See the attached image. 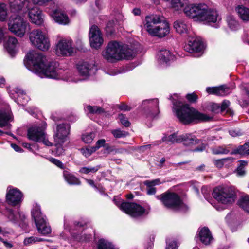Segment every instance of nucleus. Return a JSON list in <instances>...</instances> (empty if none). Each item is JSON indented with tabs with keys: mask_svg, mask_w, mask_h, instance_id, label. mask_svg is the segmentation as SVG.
Masks as SVG:
<instances>
[{
	"mask_svg": "<svg viewBox=\"0 0 249 249\" xmlns=\"http://www.w3.org/2000/svg\"><path fill=\"white\" fill-rule=\"evenodd\" d=\"M171 5L175 10L183 9L186 16L195 21L208 23H215L217 21V11L209 8L206 4H187L186 0H172Z\"/></svg>",
	"mask_w": 249,
	"mask_h": 249,
	"instance_id": "obj_1",
	"label": "nucleus"
},
{
	"mask_svg": "<svg viewBox=\"0 0 249 249\" xmlns=\"http://www.w3.org/2000/svg\"><path fill=\"white\" fill-rule=\"evenodd\" d=\"M46 58L41 53L35 51H30L26 56L24 64L32 67L29 68L39 76L53 79L60 78V72L58 68L59 64L56 62H50L47 64Z\"/></svg>",
	"mask_w": 249,
	"mask_h": 249,
	"instance_id": "obj_2",
	"label": "nucleus"
},
{
	"mask_svg": "<svg viewBox=\"0 0 249 249\" xmlns=\"http://www.w3.org/2000/svg\"><path fill=\"white\" fill-rule=\"evenodd\" d=\"M174 110L179 121L185 124L199 121H209L212 117L200 113L188 104L181 105L179 101H176L173 97Z\"/></svg>",
	"mask_w": 249,
	"mask_h": 249,
	"instance_id": "obj_3",
	"label": "nucleus"
},
{
	"mask_svg": "<svg viewBox=\"0 0 249 249\" xmlns=\"http://www.w3.org/2000/svg\"><path fill=\"white\" fill-rule=\"evenodd\" d=\"M144 27L151 36L161 38L170 32V27L165 18L160 15L147 16L145 18Z\"/></svg>",
	"mask_w": 249,
	"mask_h": 249,
	"instance_id": "obj_4",
	"label": "nucleus"
},
{
	"mask_svg": "<svg viewBox=\"0 0 249 249\" xmlns=\"http://www.w3.org/2000/svg\"><path fill=\"white\" fill-rule=\"evenodd\" d=\"M156 197L157 199L160 200L167 208L180 211H185L187 210V205L175 193L166 192L160 195L156 196Z\"/></svg>",
	"mask_w": 249,
	"mask_h": 249,
	"instance_id": "obj_5",
	"label": "nucleus"
},
{
	"mask_svg": "<svg viewBox=\"0 0 249 249\" xmlns=\"http://www.w3.org/2000/svg\"><path fill=\"white\" fill-rule=\"evenodd\" d=\"M213 196L219 203L226 205L234 203L236 198L235 193L232 189L223 186H218L214 188Z\"/></svg>",
	"mask_w": 249,
	"mask_h": 249,
	"instance_id": "obj_6",
	"label": "nucleus"
},
{
	"mask_svg": "<svg viewBox=\"0 0 249 249\" xmlns=\"http://www.w3.org/2000/svg\"><path fill=\"white\" fill-rule=\"evenodd\" d=\"M32 216L39 233L46 235L51 233V227L47 221L46 216L41 212L40 206L36 205L34 207L32 211Z\"/></svg>",
	"mask_w": 249,
	"mask_h": 249,
	"instance_id": "obj_7",
	"label": "nucleus"
},
{
	"mask_svg": "<svg viewBox=\"0 0 249 249\" xmlns=\"http://www.w3.org/2000/svg\"><path fill=\"white\" fill-rule=\"evenodd\" d=\"M29 23L19 15H12L8 23L9 30L16 36L22 37Z\"/></svg>",
	"mask_w": 249,
	"mask_h": 249,
	"instance_id": "obj_8",
	"label": "nucleus"
},
{
	"mask_svg": "<svg viewBox=\"0 0 249 249\" xmlns=\"http://www.w3.org/2000/svg\"><path fill=\"white\" fill-rule=\"evenodd\" d=\"M31 44L42 51H47L50 47L48 37L39 29L33 30L29 34Z\"/></svg>",
	"mask_w": 249,
	"mask_h": 249,
	"instance_id": "obj_9",
	"label": "nucleus"
},
{
	"mask_svg": "<svg viewBox=\"0 0 249 249\" xmlns=\"http://www.w3.org/2000/svg\"><path fill=\"white\" fill-rule=\"evenodd\" d=\"M28 138L33 141L42 142L45 145L51 146L53 143L51 142L45 132V128L43 127H32L28 130Z\"/></svg>",
	"mask_w": 249,
	"mask_h": 249,
	"instance_id": "obj_10",
	"label": "nucleus"
},
{
	"mask_svg": "<svg viewBox=\"0 0 249 249\" xmlns=\"http://www.w3.org/2000/svg\"><path fill=\"white\" fill-rule=\"evenodd\" d=\"M121 45L117 41L110 42L106 50L103 52L104 58L107 61L114 62L121 59Z\"/></svg>",
	"mask_w": 249,
	"mask_h": 249,
	"instance_id": "obj_11",
	"label": "nucleus"
},
{
	"mask_svg": "<svg viewBox=\"0 0 249 249\" xmlns=\"http://www.w3.org/2000/svg\"><path fill=\"white\" fill-rule=\"evenodd\" d=\"M117 205L121 210L133 217L142 216L145 211L143 207L135 203L123 202Z\"/></svg>",
	"mask_w": 249,
	"mask_h": 249,
	"instance_id": "obj_12",
	"label": "nucleus"
},
{
	"mask_svg": "<svg viewBox=\"0 0 249 249\" xmlns=\"http://www.w3.org/2000/svg\"><path fill=\"white\" fill-rule=\"evenodd\" d=\"M159 102L157 98L144 100L142 108L145 114L151 118L156 117L160 113Z\"/></svg>",
	"mask_w": 249,
	"mask_h": 249,
	"instance_id": "obj_13",
	"label": "nucleus"
},
{
	"mask_svg": "<svg viewBox=\"0 0 249 249\" xmlns=\"http://www.w3.org/2000/svg\"><path fill=\"white\" fill-rule=\"evenodd\" d=\"M23 199L22 193L16 188H7L6 195V201L7 204L12 206H17L18 208Z\"/></svg>",
	"mask_w": 249,
	"mask_h": 249,
	"instance_id": "obj_14",
	"label": "nucleus"
},
{
	"mask_svg": "<svg viewBox=\"0 0 249 249\" xmlns=\"http://www.w3.org/2000/svg\"><path fill=\"white\" fill-rule=\"evenodd\" d=\"M70 126L69 124L62 123L57 125L54 135L55 142L58 144H62L67 139L69 134Z\"/></svg>",
	"mask_w": 249,
	"mask_h": 249,
	"instance_id": "obj_15",
	"label": "nucleus"
},
{
	"mask_svg": "<svg viewBox=\"0 0 249 249\" xmlns=\"http://www.w3.org/2000/svg\"><path fill=\"white\" fill-rule=\"evenodd\" d=\"M74 52L71 40L61 39L56 45V53L59 56L71 55Z\"/></svg>",
	"mask_w": 249,
	"mask_h": 249,
	"instance_id": "obj_16",
	"label": "nucleus"
},
{
	"mask_svg": "<svg viewBox=\"0 0 249 249\" xmlns=\"http://www.w3.org/2000/svg\"><path fill=\"white\" fill-rule=\"evenodd\" d=\"M31 4L28 0H9L10 10L14 13L27 12Z\"/></svg>",
	"mask_w": 249,
	"mask_h": 249,
	"instance_id": "obj_17",
	"label": "nucleus"
},
{
	"mask_svg": "<svg viewBox=\"0 0 249 249\" xmlns=\"http://www.w3.org/2000/svg\"><path fill=\"white\" fill-rule=\"evenodd\" d=\"M89 37L92 47L98 49L103 43L102 34L97 26L93 25L90 29Z\"/></svg>",
	"mask_w": 249,
	"mask_h": 249,
	"instance_id": "obj_18",
	"label": "nucleus"
},
{
	"mask_svg": "<svg viewBox=\"0 0 249 249\" xmlns=\"http://www.w3.org/2000/svg\"><path fill=\"white\" fill-rule=\"evenodd\" d=\"M86 222L84 221H75L72 225L70 226L69 220L65 218L64 220V226L73 236H76L82 232L86 226Z\"/></svg>",
	"mask_w": 249,
	"mask_h": 249,
	"instance_id": "obj_19",
	"label": "nucleus"
},
{
	"mask_svg": "<svg viewBox=\"0 0 249 249\" xmlns=\"http://www.w3.org/2000/svg\"><path fill=\"white\" fill-rule=\"evenodd\" d=\"M27 11L31 22L37 25L42 24L44 21V16L42 11L37 7L33 6L32 4Z\"/></svg>",
	"mask_w": 249,
	"mask_h": 249,
	"instance_id": "obj_20",
	"label": "nucleus"
},
{
	"mask_svg": "<svg viewBox=\"0 0 249 249\" xmlns=\"http://www.w3.org/2000/svg\"><path fill=\"white\" fill-rule=\"evenodd\" d=\"M8 218L10 221L19 226L24 228L26 226L25 221L26 217L24 213L20 212L18 208L16 211L9 210L8 211Z\"/></svg>",
	"mask_w": 249,
	"mask_h": 249,
	"instance_id": "obj_21",
	"label": "nucleus"
},
{
	"mask_svg": "<svg viewBox=\"0 0 249 249\" xmlns=\"http://www.w3.org/2000/svg\"><path fill=\"white\" fill-rule=\"evenodd\" d=\"M184 50L190 53H199L204 49L203 42L197 38H192L184 47Z\"/></svg>",
	"mask_w": 249,
	"mask_h": 249,
	"instance_id": "obj_22",
	"label": "nucleus"
},
{
	"mask_svg": "<svg viewBox=\"0 0 249 249\" xmlns=\"http://www.w3.org/2000/svg\"><path fill=\"white\" fill-rule=\"evenodd\" d=\"M79 73L82 76H89L94 74L97 70V67L92 63L83 62L77 64V67Z\"/></svg>",
	"mask_w": 249,
	"mask_h": 249,
	"instance_id": "obj_23",
	"label": "nucleus"
},
{
	"mask_svg": "<svg viewBox=\"0 0 249 249\" xmlns=\"http://www.w3.org/2000/svg\"><path fill=\"white\" fill-rule=\"evenodd\" d=\"M197 232L198 234H196L197 240H199L205 245H208L211 244L213 240V238L208 228L205 227L199 229Z\"/></svg>",
	"mask_w": 249,
	"mask_h": 249,
	"instance_id": "obj_24",
	"label": "nucleus"
},
{
	"mask_svg": "<svg viewBox=\"0 0 249 249\" xmlns=\"http://www.w3.org/2000/svg\"><path fill=\"white\" fill-rule=\"evenodd\" d=\"M174 28L178 33L183 36L189 34L190 30V25L185 20L182 19L177 20L174 22Z\"/></svg>",
	"mask_w": 249,
	"mask_h": 249,
	"instance_id": "obj_25",
	"label": "nucleus"
},
{
	"mask_svg": "<svg viewBox=\"0 0 249 249\" xmlns=\"http://www.w3.org/2000/svg\"><path fill=\"white\" fill-rule=\"evenodd\" d=\"M12 120L11 112L9 110L0 109V127H6L10 129L9 122Z\"/></svg>",
	"mask_w": 249,
	"mask_h": 249,
	"instance_id": "obj_26",
	"label": "nucleus"
},
{
	"mask_svg": "<svg viewBox=\"0 0 249 249\" xmlns=\"http://www.w3.org/2000/svg\"><path fill=\"white\" fill-rule=\"evenodd\" d=\"M206 91L209 94H213L218 96H225L231 92L230 88L225 85L218 87H208L206 89Z\"/></svg>",
	"mask_w": 249,
	"mask_h": 249,
	"instance_id": "obj_27",
	"label": "nucleus"
},
{
	"mask_svg": "<svg viewBox=\"0 0 249 249\" xmlns=\"http://www.w3.org/2000/svg\"><path fill=\"white\" fill-rule=\"evenodd\" d=\"M181 135H177L176 134L174 133L168 136L163 137L161 140L154 142L153 145H159L161 144L162 142H166L167 144L180 143L181 142Z\"/></svg>",
	"mask_w": 249,
	"mask_h": 249,
	"instance_id": "obj_28",
	"label": "nucleus"
},
{
	"mask_svg": "<svg viewBox=\"0 0 249 249\" xmlns=\"http://www.w3.org/2000/svg\"><path fill=\"white\" fill-rule=\"evenodd\" d=\"M52 17L56 22L66 25L69 22L68 16L63 12L56 10L53 12Z\"/></svg>",
	"mask_w": 249,
	"mask_h": 249,
	"instance_id": "obj_29",
	"label": "nucleus"
},
{
	"mask_svg": "<svg viewBox=\"0 0 249 249\" xmlns=\"http://www.w3.org/2000/svg\"><path fill=\"white\" fill-rule=\"evenodd\" d=\"M18 43L17 39L13 36H9L6 44V48L9 54L12 56L16 52L18 48Z\"/></svg>",
	"mask_w": 249,
	"mask_h": 249,
	"instance_id": "obj_30",
	"label": "nucleus"
},
{
	"mask_svg": "<svg viewBox=\"0 0 249 249\" xmlns=\"http://www.w3.org/2000/svg\"><path fill=\"white\" fill-rule=\"evenodd\" d=\"M199 140L194 135L190 134L181 135V142L186 146L195 145L198 143Z\"/></svg>",
	"mask_w": 249,
	"mask_h": 249,
	"instance_id": "obj_31",
	"label": "nucleus"
},
{
	"mask_svg": "<svg viewBox=\"0 0 249 249\" xmlns=\"http://www.w3.org/2000/svg\"><path fill=\"white\" fill-rule=\"evenodd\" d=\"M121 59H129L133 58L135 56V52L134 50L129 48L127 45H121Z\"/></svg>",
	"mask_w": 249,
	"mask_h": 249,
	"instance_id": "obj_32",
	"label": "nucleus"
},
{
	"mask_svg": "<svg viewBox=\"0 0 249 249\" xmlns=\"http://www.w3.org/2000/svg\"><path fill=\"white\" fill-rule=\"evenodd\" d=\"M239 17L244 22L249 21V8L243 5L238 6L236 9Z\"/></svg>",
	"mask_w": 249,
	"mask_h": 249,
	"instance_id": "obj_33",
	"label": "nucleus"
},
{
	"mask_svg": "<svg viewBox=\"0 0 249 249\" xmlns=\"http://www.w3.org/2000/svg\"><path fill=\"white\" fill-rule=\"evenodd\" d=\"M143 184L147 187V194L149 195H154L156 192V188L154 186L160 184V180L156 179L152 180H146L143 182Z\"/></svg>",
	"mask_w": 249,
	"mask_h": 249,
	"instance_id": "obj_34",
	"label": "nucleus"
},
{
	"mask_svg": "<svg viewBox=\"0 0 249 249\" xmlns=\"http://www.w3.org/2000/svg\"><path fill=\"white\" fill-rule=\"evenodd\" d=\"M173 58L171 52L167 50H161L158 53V59L160 63H167Z\"/></svg>",
	"mask_w": 249,
	"mask_h": 249,
	"instance_id": "obj_35",
	"label": "nucleus"
},
{
	"mask_svg": "<svg viewBox=\"0 0 249 249\" xmlns=\"http://www.w3.org/2000/svg\"><path fill=\"white\" fill-rule=\"evenodd\" d=\"M63 176L65 180L69 184L79 185L80 184V181L79 180L67 170H64L63 171Z\"/></svg>",
	"mask_w": 249,
	"mask_h": 249,
	"instance_id": "obj_36",
	"label": "nucleus"
},
{
	"mask_svg": "<svg viewBox=\"0 0 249 249\" xmlns=\"http://www.w3.org/2000/svg\"><path fill=\"white\" fill-rule=\"evenodd\" d=\"M231 154H240L242 156L249 155V142L243 145H240L234 149Z\"/></svg>",
	"mask_w": 249,
	"mask_h": 249,
	"instance_id": "obj_37",
	"label": "nucleus"
},
{
	"mask_svg": "<svg viewBox=\"0 0 249 249\" xmlns=\"http://www.w3.org/2000/svg\"><path fill=\"white\" fill-rule=\"evenodd\" d=\"M15 91L18 95L16 102H17L18 104H20L21 105H23L27 102L28 97L26 95L23 90L19 89H17Z\"/></svg>",
	"mask_w": 249,
	"mask_h": 249,
	"instance_id": "obj_38",
	"label": "nucleus"
},
{
	"mask_svg": "<svg viewBox=\"0 0 249 249\" xmlns=\"http://www.w3.org/2000/svg\"><path fill=\"white\" fill-rule=\"evenodd\" d=\"M238 205L245 211L249 213V196H242L238 202Z\"/></svg>",
	"mask_w": 249,
	"mask_h": 249,
	"instance_id": "obj_39",
	"label": "nucleus"
},
{
	"mask_svg": "<svg viewBox=\"0 0 249 249\" xmlns=\"http://www.w3.org/2000/svg\"><path fill=\"white\" fill-rule=\"evenodd\" d=\"M212 152L214 155L227 154L229 152L226 146H216L211 148Z\"/></svg>",
	"mask_w": 249,
	"mask_h": 249,
	"instance_id": "obj_40",
	"label": "nucleus"
},
{
	"mask_svg": "<svg viewBox=\"0 0 249 249\" xmlns=\"http://www.w3.org/2000/svg\"><path fill=\"white\" fill-rule=\"evenodd\" d=\"M98 249H114L112 244L103 239H100L98 244Z\"/></svg>",
	"mask_w": 249,
	"mask_h": 249,
	"instance_id": "obj_41",
	"label": "nucleus"
},
{
	"mask_svg": "<svg viewBox=\"0 0 249 249\" xmlns=\"http://www.w3.org/2000/svg\"><path fill=\"white\" fill-rule=\"evenodd\" d=\"M228 25L231 30H236L239 28L238 22L231 17H229L227 18Z\"/></svg>",
	"mask_w": 249,
	"mask_h": 249,
	"instance_id": "obj_42",
	"label": "nucleus"
},
{
	"mask_svg": "<svg viewBox=\"0 0 249 249\" xmlns=\"http://www.w3.org/2000/svg\"><path fill=\"white\" fill-rule=\"evenodd\" d=\"M86 109L90 113L92 114H102L105 112L103 108L98 106H87Z\"/></svg>",
	"mask_w": 249,
	"mask_h": 249,
	"instance_id": "obj_43",
	"label": "nucleus"
},
{
	"mask_svg": "<svg viewBox=\"0 0 249 249\" xmlns=\"http://www.w3.org/2000/svg\"><path fill=\"white\" fill-rule=\"evenodd\" d=\"M100 168V165L95 167H83L80 168L79 172L83 174H89V173H95Z\"/></svg>",
	"mask_w": 249,
	"mask_h": 249,
	"instance_id": "obj_44",
	"label": "nucleus"
},
{
	"mask_svg": "<svg viewBox=\"0 0 249 249\" xmlns=\"http://www.w3.org/2000/svg\"><path fill=\"white\" fill-rule=\"evenodd\" d=\"M7 16V8L6 5L4 3H0V20L4 21Z\"/></svg>",
	"mask_w": 249,
	"mask_h": 249,
	"instance_id": "obj_45",
	"label": "nucleus"
},
{
	"mask_svg": "<svg viewBox=\"0 0 249 249\" xmlns=\"http://www.w3.org/2000/svg\"><path fill=\"white\" fill-rule=\"evenodd\" d=\"M82 154L86 157H89L96 151V148L92 147H87L80 149Z\"/></svg>",
	"mask_w": 249,
	"mask_h": 249,
	"instance_id": "obj_46",
	"label": "nucleus"
},
{
	"mask_svg": "<svg viewBox=\"0 0 249 249\" xmlns=\"http://www.w3.org/2000/svg\"><path fill=\"white\" fill-rule=\"evenodd\" d=\"M95 137V134L93 132L83 134L82 135V140L85 143H91Z\"/></svg>",
	"mask_w": 249,
	"mask_h": 249,
	"instance_id": "obj_47",
	"label": "nucleus"
},
{
	"mask_svg": "<svg viewBox=\"0 0 249 249\" xmlns=\"http://www.w3.org/2000/svg\"><path fill=\"white\" fill-rule=\"evenodd\" d=\"M111 132L115 138L124 137L128 135V132H124L119 129L112 130Z\"/></svg>",
	"mask_w": 249,
	"mask_h": 249,
	"instance_id": "obj_48",
	"label": "nucleus"
},
{
	"mask_svg": "<svg viewBox=\"0 0 249 249\" xmlns=\"http://www.w3.org/2000/svg\"><path fill=\"white\" fill-rule=\"evenodd\" d=\"M114 21L113 20H110L107 22L106 27V31L108 35H111L114 33Z\"/></svg>",
	"mask_w": 249,
	"mask_h": 249,
	"instance_id": "obj_49",
	"label": "nucleus"
},
{
	"mask_svg": "<svg viewBox=\"0 0 249 249\" xmlns=\"http://www.w3.org/2000/svg\"><path fill=\"white\" fill-rule=\"evenodd\" d=\"M208 109L214 113H217L221 111L220 106L215 103H211L209 106Z\"/></svg>",
	"mask_w": 249,
	"mask_h": 249,
	"instance_id": "obj_50",
	"label": "nucleus"
},
{
	"mask_svg": "<svg viewBox=\"0 0 249 249\" xmlns=\"http://www.w3.org/2000/svg\"><path fill=\"white\" fill-rule=\"evenodd\" d=\"M166 249H177L178 247L177 243L170 239L166 240Z\"/></svg>",
	"mask_w": 249,
	"mask_h": 249,
	"instance_id": "obj_51",
	"label": "nucleus"
},
{
	"mask_svg": "<svg viewBox=\"0 0 249 249\" xmlns=\"http://www.w3.org/2000/svg\"><path fill=\"white\" fill-rule=\"evenodd\" d=\"M118 118L121 124L124 126L128 127L130 126V122L125 118V116L123 114H119Z\"/></svg>",
	"mask_w": 249,
	"mask_h": 249,
	"instance_id": "obj_52",
	"label": "nucleus"
},
{
	"mask_svg": "<svg viewBox=\"0 0 249 249\" xmlns=\"http://www.w3.org/2000/svg\"><path fill=\"white\" fill-rule=\"evenodd\" d=\"M229 133L232 137H237L241 136L243 134V132L239 128H236L230 130Z\"/></svg>",
	"mask_w": 249,
	"mask_h": 249,
	"instance_id": "obj_53",
	"label": "nucleus"
},
{
	"mask_svg": "<svg viewBox=\"0 0 249 249\" xmlns=\"http://www.w3.org/2000/svg\"><path fill=\"white\" fill-rule=\"evenodd\" d=\"M186 99L190 102L194 103L197 100L198 97L195 93L188 94L186 96Z\"/></svg>",
	"mask_w": 249,
	"mask_h": 249,
	"instance_id": "obj_54",
	"label": "nucleus"
},
{
	"mask_svg": "<svg viewBox=\"0 0 249 249\" xmlns=\"http://www.w3.org/2000/svg\"><path fill=\"white\" fill-rule=\"evenodd\" d=\"M49 161L61 169H63L64 168V164L57 159L53 158H50L49 159Z\"/></svg>",
	"mask_w": 249,
	"mask_h": 249,
	"instance_id": "obj_55",
	"label": "nucleus"
},
{
	"mask_svg": "<svg viewBox=\"0 0 249 249\" xmlns=\"http://www.w3.org/2000/svg\"><path fill=\"white\" fill-rule=\"evenodd\" d=\"M33 2L35 4L39 5H46L53 0H32Z\"/></svg>",
	"mask_w": 249,
	"mask_h": 249,
	"instance_id": "obj_56",
	"label": "nucleus"
},
{
	"mask_svg": "<svg viewBox=\"0 0 249 249\" xmlns=\"http://www.w3.org/2000/svg\"><path fill=\"white\" fill-rule=\"evenodd\" d=\"M233 158L231 157L223 158L224 166L229 167L233 162Z\"/></svg>",
	"mask_w": 249,
	"mask_h": 249,
	"instance_id": "obj_57",
	"label": "nucleus"
},
{
	"mask_svg": "<svg viewBox=\"0 0 249 249\" xmlns=\"http://www.w3.org/2000/svg\"><path fill=\"white\" fill-rule=\"evenodd\" d=\"M213 164L218 168H221L224 167L223 159L214 160H213Z\"/></svg>",
	"mask_w": 249,
	"mask_h": 249,
	"instance_id": "obj_58",
	"label": "nucleus"
},
{
	"mask_svg": "<svg viewBox=\"0 0 249 249\" xmlns=\"http://www.w3.org/2000/svg\"><path fill=\"white\" fill-rule=\"evenodd\" d=\"M61 144H56V149L55 151V154L57 156H60L62 155L64 152V150L62 147Z\"/></svg>",
	"mask_w": 249,
	"mask_h": 249,
	"instance_id": "obj_59",
	"label": "nucleus"
},
{
	"mask_svg": "<svg viewBox=\"0 0 249 249\" xmlns=\"http://www.w3.org/2000/svg\"><path fill=\"white\" fill-rule=\"evenodd\" d=\"M92 238L91 234H84L81 236L79 238V240L82 242H88L90 241Z\"/></svg>",
	"mask_w": 249,
	"mask_h": 249,
	"instance_id": "obj_60",
	"label": "nucleus"
},
{
	"mask_svg": "<svg viewBox=\"0 0 249 249\" xmlns=\"http://www.w3.org/2000/svg\"><path fill=\"white\" fill-rule=\"evenodd\" d=\"M36 240H37L36 237L32 236L25 239L24 242L25 245H28L30 244L36 242Z\"/></svg>",
	"mask_w": 249,
	"mask_h": 249,
	"instance_id": "obj_61",
	"label": "nucleus"
},
{
	"mask_svg": "<svg viewBox=\"0 0 249 249\" xmlns=\"http://www.w3.org/2000/svg\"><path fill=\"white\" fill-rule=\"evenodd\" d=\"M230 102L228 100H224L220 106V110L223 111L228 107L230 105Z\"/></svg>",
	"mask_w": 249,
	"mask_h": 249,
	"instance_id": "obj_62",
	"label": "nucleus"
},
{
	"mask_svg": "<svg viewBox=\"0 0 249 249\" xmlns=\"http://www.w3.org/2000/svg\"><path fill=\"white\" fill-rule=\"evenodd\" d=\"M105 140L104 139H100L97 142L95 146H93L94 148H96V151L98 150L99 148L102 146H103L105 143Z\"/></svg>",
	"mask_w": 249,
	"mask_h": 249,
	"instance_id": "obj_63",
	"label": "nucleus"
},
{
	"mask_svg": "<svg viewBox=\"0 0 249 249\" xmlns=\"http://www.w3.org/2000/svg\"><path fill=\"white\" fill-rule=\"evenodd\" d=\"M118 107L120 110L124 111H129L131 109L130 107L124 103L119 105Z\"/></svg>",
	"mask_w": 249,
	"mask_h": 249,
	"instance_id": "obj_64",
	"label": "nucleus"
}]
</instances>
